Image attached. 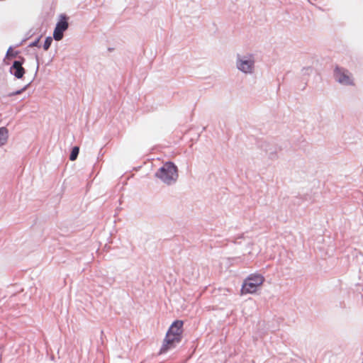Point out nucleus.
<instances>
[{
	"label": "nucleus",
	"mask_w": 363,
	"mask_h": 363,
	"mask_svg": "<svg viewBox=\"0 0 363 363\" xmlns=\"http://www.w3.org/2000/svg\"><path fill=\"white\" fill-rule=\"evenodd\" d=\"M333 76L337 82L344 86L354 85L352 74L345 68L335 66Z\"/></svg>",
	"instance_id": "5"
},
{
	"label": "nucleus",
	"mask_w": 363,
	"mask_h": 363,
	"mask_svg": "<svg viewBox=\"0 0 363 363\" xmlns=\"http://www.w3.org/2000/svg\"><path fill=\"white\" fill-rule=\"evenodd\" d=\"M264 151L268 155V157L271 160H274L277 158V147H269V148H264Z\"/></svg>",
	"instance_id": "9"
},
{
	"label": "nucleus",
	"mask_w": 363,
	"mask_h": 363,
	"mask_svg": "<svg viewBox=\"0 0 363 363\" xmlns=\"http://www.w3.org/2000/svg\"><path fill=\"white\" fill-rule=\"evenodd\" d=\"M30 82L28 83V84H26L25 86H23L22 89H19V90H17L16 91H13L11 93H9L8 94L9 96H16V95H18V94H21V93H23L24 91H26L27 89V88L29 86Z\"/></svg>",
	"instance_id": "12"
},
{
	"label": "nucleus",
	"mask_w": 363,
	"mask_h": 363,
	"mask_svg": "<svg viewBox=\"0 0 363 363\" xmlns=\"http://www.w3.org/2000/svg\"><path fill=\"white\" fill-rule=\"evenodd\" d=\"M311 71H312V68H311V67H303V68L302 69V70H301V72H302V73H303V74H309V72H311Z\"/></svg>",
	"instance_id": "15"
},
{
	"label": "nucleus",
	"mask_w": 363,
	"mask_h": 363,
	"mask_svg": "<svg viewBox=\"0 0 363 363\" xmlns=\"http://www.w3.org/2000/svg\"><path fill=\"white\" fill-rule=\"evenodd\" d=\"M183 321L177 320L169 327L164 339L159 354L166 353L168 350L174 348L176 344L181 342L183 333Z\"/></svg>",
	"instance_id": "1"
},
{
	"label": "nucleus",
	"mask_w": 363,
	"mask_h": 363,
	"mask_svg": "<svg viewBox=\"0 0 363 363\" xmlns=\"http://www.w3.org/2000/svg\"><path fill=\"white\" fill-rule=\"evenodd\" d=\"M24 61V58L20 57V60H15L10 67V73L17 79H21L25 74V69L23 67Z\"/></svg>",
	"instance_id": "7"
},
{
	"label": "nucleus",
	"mask_w": 363,
	"mask_h": 363,
	"mask_svg": "<svg viewBox=\"0 0 363 363\" xmlns=\"http://www.w3.org/2000/svg\"><path fill=\"white\" fill-rule=\"evenodd\" d=\"M79 152V147L78 146H74L72 149V151L70 152L69 160L71 161H74L77 158Z\"/></svg>",
	"instance_id": "10"
},
{
	"label": "nucleus",
	"mask_w": 363,
	"mask_h": 363,
	"mask_svg": "<svg viewBox=\"0 0 363 363\" xmlns=\"http://www.w3.org/2000/svg\"><path fill=\"white\" fill-rule=\"evenodd\" d=\"M36 61H37V67H36L35 74L38 72V68H39L38 57L37 55H36Z\"/></svg>",
	"instance_id": "16"
},
{
	"label": "nucleus",
	"mask_w": 363,
	"mask_h": 363,
	"mask_svg": "<svg viewBox=\"0 0 363 363\" xmlns=\"http://www.w3.org/2000/svg\"><path fill=\"white\" fill-rule=\"evenodd\" d=\"M8 139V130L5 127L0 128V143L4 145Z\"/></svg>",
	"instance_id": "8"
},
{
	"label": "nucleus",
	"mask_w": 363,
	"mask_h": 363,
	"mask_svg": "<svg viewBox=\"0 0 363 363\" xmlns=\"http://www.w3.org/2000/svg\"><path fill=\"white\" fill-rule=\"evenodd\" d=\"M40 39V37L38 38L33 42L30 43L29 47H30V48H32V47H39L40 48V45H39Z\"/></svg>",
	"instance_id": "14"
},
{
	"label": "nucleus",
	"mask_w": 363,
	"mask_h": 363,
	"mask_svg": "<svg viewBox=\"0 0 363 363\" xmlns=\"http://www.w3.org/2000/svg\"><path fill=\"white\" fill-rule=\"evenodd\" d=\"M264 278L260 274H250L243 282L241 294L255 293L257 287L263 284Z\"/></svg>",
	"instance_id": "4"
},
{
	"label": "nucleus",
	"mask_w": 363,
	"mask_h": 363,
	"mask_svg": "<svg viewBox=\"0 0 363 363\" xmlns=\"http://www.w3.org/2000/svg\"><path fill=\"white\" fill-rule=\"evenodd\" d=\"M52 39H53V38H52L50 36H48L45 38L44 44H43V49L45 50H48L50 48V47L52 43Z\"/></svg>",
	"instance_id": "11"
},
{
	"label": "nucleus",
	"mask_w": 363,
	"mask_h": 363,
	"mask_svg": "<svg viewBox=\"0 0 363 363\" xmlns=\"http://www.w3.org/2000/svg\"><path fill=\"white\" fill-rule=\"evenodd\" d=\"M255 57L252 55H237L235 62L236 67L239 71L244 74H252L255 69Z\"/></svg>",
	"instance_id": "3"
},
{
	"label": "nucleus",
	"mask_w": 363,
	"mask_h": 363,
	"mask_svg": "<svg viewBox=\"0 0 363 363\" xmlns=\"http://www.w3.org/2000/svg\"><path fill=\"white\" fill-rule=\"evenodd\" d=\"M18 55V52H13V49H12V47H9L7 52H6V57L9 58V57H16V55Z\"/></svg>",
	"instance_id": "13"
},
{
	"label": "nucleus",
	"mask_w": 363,
	"mask_h": 363,
	"mask_svg": "<svg viewBox=\"0 0 363 363\" xmlns=\"http://www.w3.org/2000/svg\"><path fill=\"white\" fill-rule=\"evenodd\" d=\"M155 176L165 184L172 185L179 177L177 167L172 162H167L157 169Z\"/></svg>",
	"instance_id": "2"
},
{
	"label": "nucleus",
	"mask_w": 363,
	"mask_h": 363,
	"mask_svg": "<svg viewBox=\"0 0 363 363\" xmlns=\"http://www.w3.org/2000/svg\"><path fill=\"white\" fill-rule=\"evenodd\" d=\"M69 23L66 16H62L61 18L56 23L53 31V38L57 40H61L64 36V32L67 30Z\"/></svg>",
	"instance_id": "6"
}]
</instances>
